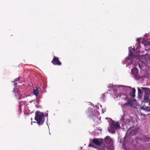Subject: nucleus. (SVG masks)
Listing matches in <instances>:
<instances>
[{
    "label": "nucleus",
    "mask_w": 150,
    "mask_h": 150,
    "mask_svg": "<svg viewBox=\"0 0 150 150\" xmlns=\"http://www.w3.org/2000/svg\"><path fill=\"white\" fill-rule=\"evenodd\" d=\"M132 102V100L129 99L127 103L122 104V105L121 106L122 107H124L125 106H129L132 107L133 106Z\"/></svg>",
    "instance_id": "nucleus-5"
},
{
    "label": "nucleus",
    "mask_w": 150,
    "mask_h": 150,
    "mask_svg": "<svg viewBox=\"0 0 150 150\" xmlns=\"http://www.w3.org/2000/svg\"><path fill=\"white\" fill-rule=\"evenodd\" d=\"M138 93L139 94H142L143 93V91L139 88H138Z\"/></svg>",
    "instance_id": "nucleus-17"
},
{
    "label": "nucleus",
    "mask_w": 150,
    "mask_h": 150,
    "mask_svg": "<svg viewBox=\"0 0 150 150\" xmlns=\"http://www.w3.org/2000/svg\"><path fill=\"white\" fill-rule=\"evenodd\" d=\"M129 88H131L132 89V91L129 93V95L130 96H132L133 98H134L135 96L136 89L134 88H131L130 87H128Z\"/></svg>",
    "instance_id": "nucleus-8"
},
{
    "label": "nucleus",
    "mask_w": 150,
    "mask_h": 150,
    "mask_svg": "<svg viewBox=\"0 0 150 150\" xmlns=\"http://www.w3.org/2000/svg\"><path fill=\"white\" fill-rule=\"evenodd\" d=\"M94 116V114L93 113H91L89 115V117L90 118H93Z\"/></svg>",
    "instance_id": "nucleus-19"
},
{
    "label": "nucleus",
    "mask_w": 150,
    "mask_h": 150,
    "mask_svg": "<svg viewBox=\"0 0 150 150\" xmlns=\"http://www.w3.org/2000/svg\"><path fill=\"white\" fill-rule=\"evenodd\" d=\"M13 92L14 93H15V96H16V94H18V92L17 91V89L16 88H14V89L13 90Z\"/></svg>",
    "instance_id": "nucleus-14"
},
{
    "label": "nucleus",
    "mask_w": 150,
    "mask_h": 150,
    "mask_svg": "<svg viewBox=\"0 0 150 150\" xmlns=\"http://www.w3.org/2000/svg\"><path fill=\"white\" fill-rule=\"evenodd\" d=\"M149 61H150V58H149Z\"/></svg>",
    "instance_id": "nucleus-31"
},
{
    "label": "nucleus",
    "mask_w": 150,
    "mask_h": 150,
    "mask_svg": "<svg viewBox=\"0 0 150 150\" xmlns=\"http://www.w3.org/2000/svg\"><path fill=\"white\" fill-rule=\"evenodd\" d=\"M44 114L43 112L37 111L35 112V119L38 125H41L44 122Z\"/></svg>",
    "instance_id": "nucleus-1"
},
{
    "label": "nucleus",
    "mask_w": 150,
    "mask_h": 150,
    "mask_svg": "<svg viewBox=\"0 0 150 150\" xmlns=\"http://www.w3.org/2000/svg\"><path fill=\"white\" fill-rule=\"evenodd\" d=\"M129 55L130 56H133V54H132V52H131V53Z\"/></svg>",
    "instance_id": "nucleus-25"
},
{
    "label": "nucleus",
    "mask_w": 150,
    "mask_h": 150,
    "mask_svg": "<svg viewBox=\"0 0 150 150\" xmlns=\"http://www.w3.org/2000/svg\"><path fill=\"white\" fill-rule=\"evenodd\" d=\"M21 96H20V97H19V100H20V99H21Z\"/></svg>",
    "instance_id": "nucleus-29"
},
{
    "label": "nucleus",
    "mask_w": 150,
    "mask_h": 150,
    "mask_svg": "<svg viewBox=\"0 0 150 150\" xmlns=\"http://www.w3.org/2000/svg\"><path fill=\"white\" fill-rule=\"evenodd\" d=\"M52 62L54 65H62V63L59 61V58L56 57L55 56H54Z\"/></svg>",
    "instance_id": "nucleus-2"
},
{
    "label": "nucleus",
    "mask_w": 150,
    "mask_h": 150,
    "mask_svg": "<svg viewBox=\"0 0 150 150\" xmlns=\"http://www.w3.org/2000/svg\"><path fill=\"white\" fill-rule=\"evenodd\" d=\"M138 72V70L136 68L132 69L131 70L132 74L134 75H136L137 74Z\"/></svg>",
    "instance_id": "nucleus-9"
},
{
    "label": "nucleus",
    "mask_w": 150,
    "mask_h": 150,
    "mask_svg": "<svg viewBox=\"0 0 150 150\" xmlns=\"http://www.w3.org/2000/svg\"><path fill=\"white\" fill-rule=\"evenodd\" d=\"M125 100H127V96L126 95H125Z\"/></svg>",
    "instance_id": "nucleus-23"
},
{
    "label": "nucleus",
    "mask_w": 150,
    "mask_h": 150,
    "mask_svg": "<svg viewBox=\"0 0 150 150\" xmlns=\"http://www.w3.org/2000/svg\"><path fill=\"white\" fill-rule=\"evenodd\" d=\"M93 142L97 146H99L102 144L103 140L102 139L94 138L92 140Z\"/></svg>",
    "instance_id": "nucleus-3"
},
{
    "label": "nucleus",
    "mask_w": 150,
    "mask_h": 150,
    "mask_svg": "<svg viewBox=\"0 0 150 150\" xmlns=\"http://www.w3.org/2000/svg\"><path fill=\"white\" fill-rule=\"evenodd\" d=\"M144 110L147 112L150 111V107H146L144 108Z\"/></svg>",
    "instance_id": "nucleus-16"
},
{
    "label": "nucleus",
    "mask_w": 150,
    "mask_h": 150,
    "mask_svg": "<svg viewBox=\"0 0 150 150\" xmlns=\"http://www.w3.org/2000/svg\"><path fill=\"white\" fill-rule=\"evenodd\" d=\"M20 77H18V78H16L15 81H14V82H15L16 81H17L19 80L20 79Z\"/></svg>",
    "instance_id": "nucleus-22"
},
{
    "label": "nucleus",
    "mask_w": 150,
    "mask_h": 150,
    "mask_svg": "<svg viewBox=\"0 0 150 150\" xmlns=\"http://www.w3.org/2000/svg\"><path fill=\"white\" fill-rule=\"evenodd\" d=\"M109 88L110 89H112V86H109Z\"/></svg>",
    "instance_id": "nucleus-27"
},
{
    "label": "nucleus",
    "mask_w": 150,
    "mask_h": 150,
    "mask_svg": "<svg viewBox=\"0 0 150 150\" xmlns=\"http://www.w3.org/2000/svg\"><path fill=\"white\" fill-rule=\"evenodd\" d=\"M14 85L15 86V87H16V85H17V83H16V82H14Z\"/></svg>",
    "instance_id": "nucleus-24"
},
{
    "label": "nucleus",
    "mask_w": 150,
    "mask_h": 150,
    "mask_svg": "<svg viewBox=\"0 0 150 150\" xmlns=\"http://www.w3.org/2000/svg\"><path fill=\"white\" fill-rule=\"evenodd\" d=\"M111 127L113 129H119L120 126L118 123L113 122L111 124Z\"/></svg>",
    "instance_id": "nucleus-6"
},
{
    "label": "nucleus",
    "mask_w": 150,
    "mask_h": 150,
    "mask_svg": "<svg viewBox=\"0 0 150 150\" xmlns=\"http://www.w3.org/2000/svg\"><path fill=\"white\" fill-rule=\"evenodd\" d=\"M141 88L142 89L143 91H144L145 92V94H146L150 92V89L147 88L146 87H141Z\"/></svg>",
    "instance_id": "nucleus-10"
},
{
    "label": "nucleus",
    "mask_w": 150,
    "mask_h": 150,
    "mask_svg": "<svg viewBox=\"0 0 150 150\" xmlns=\"http://www.w3.org/2000/svg\"><path fill=\"white\" fill-rule=\"evenodd\" d=\"M105 144L107 145L111 144L112 142V140L109 136H107L105 139Z\"/></svg>",
    "instance_id": "nucleus-7"
},
{
    "label": "nucleus",
    "mask_w": 150,
    "mask_h": 150,
    "mask_svg": "<svg viewBox=\"0 0 150 150\" xmlns=\"http://www.w3.org/2000/svg\"><path fill=\"white\" fill-rule=\"evenodd\" d=\"M137 41L138 42H139L140 41V39L139 38H137Z\"/></svg>",
    "instance_id": "nucleus-26"
},
{
    "label": "nucleus",
    "mask_w": 150,
    "mask_h": 150,
    "mask_svg": "<svg viewBox=\"0 0 150 150\" xmlns=\"http://www.w3.org/2000/svg\"><path fill=\"white\" fill-rule=\"evenodd\" d=\"M39 91L37 87L36 89L33 90V93L36 96H37L39 94Z\"/></svg>",
    "instance_id": "nucleus-11"
},
{
    "label": "nucleus",
    "mask_w": 150,
    "mask_h": 150,
    "mask_svg": "<svg viewBox=\"0 0 150 150\" xmlns=\"http://www.w3.org/2000/svg\"><path fill=\"white\" fill-rule=\"evenodd\" d=\"M21 101L19 102V109H20V110L21 109V106H22V105H21Z\"/></svg>",
    "instance_id": "nucleus-21"
},
{
    "label": "nucleus",
    "mask_w": 150,
    "mask_h": 150,
    "mask_svg": "<svg viewBox=\"0 0 150 150\" xmlns=\"http://www.w3.org/2000/svg\"><path fill=\"white\" fill-rule=\"evenodd\" d=\"M113 132H115V131L113 130Z\"/></svg>",
    "instance_id": "nucleus-30"
},
{
    "label": "nucleus",
    "mask_w": 150,
    "mask_h": 150,
    "mask_svg": "<svg viewBox=\"0 0 150 150\" xmlns=\"http://www.w3.org/2000/svg\"><path fill=\"white\" fill-rule=\"evenodd\" d=\"M125 117V116L124 115H123L122 116L121 120H123V121H125V118H124Z\"/></svg>",
    "instance_id": "nucleus-20"
},
{
    "label": "nucleus",
    "mask_w": 150,
    "mask_h": 150,
    "mask_svg": "<svg viewBox=\"0 0 150 150\" xmlns=\"http://www.w3.org/2000/svg\"><path fill=\"white\" fill-rule=\"evenodd\" d=\"M103 147L104 150H108L109 149V147L105 144L103 145Z\"/></svg>",
    "instance_id": "nucleus-13"
},
{
    "label": "nucleus",
    "mask_w": 150,
    "mask_h": 150,
    "mask_svg": "<svg viewBox=\"0 0 150 150\" xmlns=\"http://www.w3.org/2000/svg\"><path fill=\"white\" fill-rule=\"evenodd\" d=\"M144 101L146 102L149 103L150 102V99H149V98L148 96L146 95V94H145L144 96Z\"/></svg>",
    "instance_id": "nucleus-12"
},
{
    "label": "nucleus",
    "mask_w": 150,
    "mask_h": 150,
    "mask_svg": "<svg viewBox=\"0 0 150 150\" xmlns=\"http://www.w3.org/2000/svg\"><path fill=\"white\" fill-rule=\"evenodd\" d=\"M143 138L145 140L150 139V138L148 136L146 135H144L143 137Z\"/></svg>",
    "instance_id": "nucleus-15"
},
{
    "label": "nucleus",
    "mask_w": 150,
    "mask_h": 150,
    "mask_svg": "<svg viewBox=\"0 0 150 150\" xmlns=\"http://www.w3.org/2000/svg\"><path fill=\"white\" fill-rule=\"evenodd\" d=\"M131 61V60L130 59H129V58H128V59H127L126 58V61H127V65H130V64H131V63L130 62H127L128 61Z\"/></svg>",
    "instance_id": "nucleus-18"
},
{
    "label": "nucleus",
    "mask_w": 150,
    "mask_h": 150,
    "mask_svg": "<svg viewBox=\"0 0 150 150\" xmlns=\"http://www.w3.org/2000/svg\"><path fill=\"white\" fill-rule=\"evenodd\" d=\"M139 132V128L136 127L133 128L130 132V134L132 135H135Z\"/></svg>",
    "instance_id": "nucleus-4"
},
{
    "label": "nucleus",
    "mask_w": 150,
    "mask_h": 150,
    "mask_svg": "<svg viewBox=\"0 0 150 150\" xmlns=\"http://www.w3.org/2000/svg\"><path fill=\"white\" fill-rule=\"evenodd\" d=\"M88 146L89 147H90L92 146H91L90 144H89L88 145Z\"/></svg>",
    "instance_id": "nucleus-28"
}]
</instances>
